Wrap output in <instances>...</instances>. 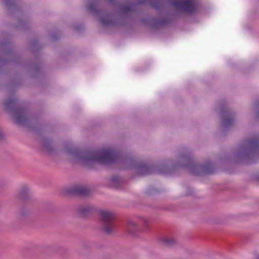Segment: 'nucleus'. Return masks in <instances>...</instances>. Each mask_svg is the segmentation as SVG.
<instances>
[{
	"mask_svg": "<svg viewBox=\"0 0 259 259\" xmlns=\"http://www.w3.org/2000/svg\"><path fill=\"white\" fill-rule=\"evenodd\" d=\"M149 227V221L145 218H141L139 222L133 220L127 222L126 229L129 234L135 235L140 231L147 230Z\"/></svg>",
	"mask_w": 259,
	"mask_h": 259,
	"instance_id": "obj_8",
	"label": "nucleus"
},
{
	"mask_svg": "<svg viewBox=\"0 0 259 259\" xmlns=\"http://www.w3.org/2000/svg\"><path fill=\"white\" fill-rule=\"evenodd\" d=\"M5 107L7 110L11 112L18 124L27 125L29 123L30 117L27 110L17 106V99L15 96H13L7 100L5 103Z\"/></svg>",
	"mask_w": 259,
	"mask_h": 259,
	"instance_id": "obj_4",
	"label": "nucleus"
},
{
	"mask_svg": "<svg viewBox=\"0 0 259 259\" xmlns=\"http://www.w3.org/2000/svg\"><path fill=\"white\" fill-rule=\"evenodd\" d=\"M171 3L180 12L188 14L195 13L197 8V0H174Z\"/></svg>",
	"mask_w": 259,
	"mask_h": 259,
	"instance_id": "obj_7",
	"label": "nucleus"
},
{
	"mask_svg": "<svg viewBox=\"0 0 259 259\" xmlns=\"http://www.w3.org/2000/svg\"><path fill=\"white\" fill-rule=\"evenodd\" d=\"M159 25H163L166 23V21L165 19H162L159 22H157Z\"/></svg>",
	"mask_w": 259,
	"mask_h": 259,
	"instance_id": "obj_21",
	"label": "nucleus"
},
{
	"mask_svg": "<svg viewBox=\"0 0 259 259\" xmlns=\"http://www.w3.org/2000/svg\"><path fill=\"white\" fill-rule=\"evenodd\" d=\"M157 1H158V2L160 1V0H156ZM146 1H149V2L150 3L151 5L154 7L155 8V9H159L160 7L159 5H156V4H155V3L153 2V0H144L143 2H142L141 3H145L146 2Z\"/></svg>",
	"mask_w": 259,
	"mask_h": 259,
	"instance_id": "obj_17",
	"label": "nucleus"
},
{
	"mask_svg": "<svg viewBox=\"0 0 259 259\" xmlns=\"http://www.w3.org/2000/svg\"><path fill=\"white\" fill-rule=\"evenodd\" d=\"M93 210V207L89 205H81L78 207V213L81 216H85Z\"/></svg>",
	"mask_w": 259,
	"mask_h": 259,
	"instance_id": "obj_15",
	"label": "nucleus"
},
{
	"mask_svg": "<svg viewBox=\"0 0 259 259\" xmlns=\"http://www.w3.org/2000/svg\"><path fill=\"white\" fill-rule=\"evenodd\" d=\"M259 152V136H255L240 143L234 152L232 160L250 163Z\"/></svg>",
	"mask_w": 259,
	"mask_h": 259,
	"instance_id": "obj_3",
	"label": "nucleus"
},
{
	"mask_svg": "<svg viewBox=\"0 0 259 259\" xmlns=\"http://www.w3.org/2000/svg\"><path fill=\"white\" fill-rule=\"evenodd\" d=\"M99 213L102 230L107 234H112L115 230L113 213L109 210H101Z\"/></svg>",
	"mask_w": 259,
	"mask_h": 259,
	"instance_id": "obj_6",
	"label": "nucleus"
},
{
	"mask_svg": "<svg viewBox=\"0 0 259 259\" xmlns=\"http://www.w3.org/2000/svg\"><path fill=\"white\" fill-rule=\"evenodd\" d=\"M250 114H253L256 118H259V102L255 103L252 106Z\"/></svg>",
	"mask_w": 259,
	"mask_h": 259,
	"instance_id": "obj_16",
	"label": "nucleus"
},
{
	"mask_svg": "<svg viewBox=\"0 0 259 259\" xmlns=\"http://www.w3.org/2000/svg\"><path fill=\"white\" fill-rule=\"evenodd\" d=\"M109 2L112 3L113 2V0H108Z\"/></svg>",
	"mask_w": 259,
	"mask_h": 259,
	"instance_id": "obj_23",
	"label": "nucleus"
},
{
	"mask_svg": "<svg viewBox=\"0 0 259 259\" xmlns=\"http://www.w3.org/2000/svg\"><path fill=\"white\" fill-rule=\"evenodd\" d=\"M97 2L95 0L89 1L87 9L93 14L99 16L100 22L105 27L111 26L117 24L116 19L112 16L100 13L96 9Z\"/></svg>",
	"mask_w": 259,
	"mask_h": 259,
	"instance_id": "obj_5",
	"label": "nucleus"
},
{
	"mask_svg": "<svg viewBox=\"0 0 259 259\" xmlns=\"http://www.w3.org/2000/svg\"><path fill=\"white\" fill-rule=\"evenodd\" d=\"M31 193L30 188L26 185H23L19 189L18 195L20 198L26 199L30 195Z\"/></svg>",
	"mask_w": 259,
	"mask_h": 259,
	"instance_id": "obj_13",
	"label": "nucleus"
},
{
	"mask_svg": "<svg viewBox=\"0 0 259 259\" xmlns=\"http://www.w3.org/2000/svg\"><path fill=\"white\" fill-rule=\"evenodd\" d=\"M71 192L74 194L85 196L90 193V190L87 187L77 186L73 187L71 189Z\"/></svg>",
	"mask_w": 259,
	"mask_h": 259,
	"instance_id": "obj_12",
	"label": "nucleus"
},
{
	"mask_svg": "<svg viewBox=\"0 0 259 259\" xmlns=\"http://www.w3.org/2000/svg\"><path fill=\"white\" fill-rule=\"evenodd\" d=\"M29 213L28 210H25L24 209H22L19 212V214L22 217H25Z\"/></svg>",
	"mask_w": 259,
	"mask_h": 259,
	"instance_id": "obj_18",
	"label": "nucleus"
},
{
	"mask_svg": "<svg viewBox=\"0 0 259 259\" xmlns=\"http://www.w3.org/2000/svg\"><path fill=\"white\" fill-rule=\"evenodd\" d=\"M65 152L70 160L84 165L95 163L110 165L118 162L124 168L134 169L140 175L157 172L153 165L147 162L139 161L133 157H123L118 150L113 147L86 151H80L75 147H69L66 148Z\"/></svg>",
	"mask_w": 259,
	"mask_h": 259,
	"instance_id": "obj_1",
	"label": "nucleus"
},
{
	"mask_svg": "<svg viewBox=\"0 0 259 259\" xmlns=\"http://www.w3.org/2000/svg\"><path fill=\"white\" fill-rule=\"evenodd\" d=\"M191 152L187 147L179 149L175 153L174 159L168 160L164 165H160L157 172L168 174L171 170L178 168H189L195 175H205L213 173L214 167L210 161L206 162L203 165L195 164L191 159Z\"/></svg>",
	"mask_w": 259,
	"mask_h": 259,
	"instance_id": "obj_2",
	"label": "nucleus"
},
{
	"mask_svg": "<svg viewBox=\"0 0 259 259\" xmlns=\"http://www.w3.org/2000/svg\"><path fill=\"white\" fill-rule=\"evenodd\" d=\"M221 112L222 116V130L225 132L233 126L235 122V113L224 107L221 108Z\"/></svg>",
	"mask_w": 259,
	"mask_h": 259,
	"instance_id": "obj_9",
	"label": "nucleus"
},
{
	"mask_svg": "<svg viewBox=\"0 0 259 259\" xmlns=\"http://www.w3.org/2000/svg\"><path fill=\"white\" fill-rule=\"evenodd\" d=\"M8 46V44L7 42H2L0 44V49H7Z\"/></svg>",
	"mask_w": 259,
	"mask_h": 259,
	"instance_id": "obj_19",
	"label": "nucleus"
},
{
	"mask_svg": "<svg viewBox=\"0 0 259 259\" xmlns=\"http://www.w3.org/2000/svg\"><path fill=\"white\" fill-rule=\"evenodd\" d=\"M161 243L165 246L173 248L179 245L178 239L172 235H167L160 238Z\"/></svg>",
	"mask_w": 259,
	"mask_h": 259,
	"instance_id": "obj_10",
	"label": "nucleus"
},
{
	"mask_svg": "<svg viewBox=\"0 0 259 259\" xmlns=\"http://www.w3.org/2000/svg\"><path fill=\"white\" fill-rule=\"evenodd\" d=\"M9 0H4V1L5 2L6 5H8V1Z\"/></svg>",
	"mask_w": 259,
	"mask_h": 259,
	"instance_id": "obj_22",
	"label": "nucleus"
},
{
	"mask_svg": "<svg viewBox=\"0 0 259 259\" xmlns=\"http://www.w3.org/2000/svg\"><path fill=\"white\" fill-rule=\"evenodd\" d=\"M39 143L42 148L48 152H51L53 150V146L49 139L47 138H41L39 139Z\"/></svg>",
	"mask_w": 259,
	"mask_h": 259,
	"instance_id": "obj_14",
	"label": "nucleus"
},
{
	"mask_svg": "<svg viewBox=\"0 0 259 259\" xmlns=\"http://www.w3.org/2000/svg\"><path fill=\"white\" fill-rule=\"evenodd\" d=\"M119 178L117 177H113L112 179V182L114 183H117L119 182Z\"/></svg>",
	"mask_w": 259,
	"mask_h": 259,
	"instance_id": "obj_20",
	"label": "nucleus"
},
{
	"mask_svg": "<svg viewBox=\"0 0 259 259\" xmlns=\"http://www.w3.org/2000/svg\"><path fill=\"white\" fill-rule=\"evenodd\" d=\"M115 5L119 8L120 13L123 15H127L134 10L133 4L115 3Z\"/></svg>",
	"mask_w": 259,
	"mask_h": 259,
	"instance_id": "obj_11",
	"label": "nucleus"
}]
</instances>
